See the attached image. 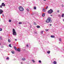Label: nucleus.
Wrapping results in <instances>:
<instances>
[{
	"label": "nucleus",
	"mask_w": 64,
	"mask_h": 64,
	"mask_svg": "<svg viewBox=\"0 0 64 64\" xmlns=\"http://www.w3.org/2000/svg\"><path fill=\"white\" fill-rule=\"evenodd\" d=\"M13 31V35H17V34L15 30V29H13L12 30Z\"/></svg>",
	"instance_id": "nucleus-1"
},
{
	"label": "nucleus",
	"mask_w": 64,
	"mask_h": 64,
	"mask_svg": "<svg viewBox=\"0 0 64 64\" xmlns=\"http://www.w3.org/2000/svg\"><path fill=\"white\" fill-rule=\"evenodd\" d=\"M18 8L19 10L20 11H24V8L22 6H19L18 7Z\"/></svg>",
	"instance_id": "nucleus-2"
},
{
	"label": "nucleus",
	"mask_w": 64,
	"mask_h": 64,
	"mask_svg": "<svg viewBox=\"0 0 64 64\" xmlns=\"http://www.w3.org/2000/svg\"><path fill=\"white\" fill-rule=\"evenodd\" d=\"M51 20V18H47V19L46 20V22L47 23H49Z\"/></svg>",
	"instance_id": "nucleus-3"
},
{
	"label": "nucleus",
	"mask_w": 64,
	"mask_h": 64,
	"mask_svg": "<svg viewBox=\"0 0 64 64\" xmlns=\"http://www.w3.org/2000/svg\"><path fill=\"white\" fill-rule=\"evenodd\" d=\"M53 12V11L52 9H50V10H49L48 12L49 14H51L52 12Z\"/></svg>",
	"instance_id": "nucleus-4"
},
{
	"label": "nucleus",
	"mask_w": 64,
	"mask_h": 64,
	"mask_svg": "<svg viewBox=\"0 0 64 64\" xmlns=\"http://www.w3.org/2000/svg\"><path fill=\"white\" fill-rule=\"evenodd\" d=\"M3 12V11L2 10H0V14H1Z\"/></svg>",
	"instance_id": "nucleus-5"
},
{
	"label": "nucleus",
	"mask_w": 64,
	"mask_h": 64,
	"mask_svg": "<svg viewBox=\"0 0 64 64\" xmlns=\"http://www.w3.org/2000/svg\"><path fill=\"white\" fill-rule=\"evenodd\" d=\"M22 60L23 61H25L26 60V59L24 58H22Z\"/></svg>",
	"instance_id": "nucleus-6"
},
{
	"label": "nucleus",
	"mask_w": 64,
	"mask_h": 64,
	"mask_svg": "<svg viewBox=\"0 0 64 64\" xmlns=\"http://www.w3.org/2000/svg\"><path fill=\"white\" fill-rule=\"evenodd\" d=\"M2 6H5V4L4 3H3L2 4Z\"/></svg>",
	"instance_id": "nucleus-7"
},
{
	"label": "nucleus",
	"mask_w": 64,
	"mask_h": 64,
	"mask_svg": "<svg viewBox=\"0 0 64 64\" xmlns=\"http://www.w3.org/2000/svg\"><path fill=\"white\" fill-rule=\"evenodd\" d=\"M16 51H18V52H20V49L19 48H18V49H17V50Z\"/></svg>",
	"instance_id": "nucleus-8"
},
{
	"label": "nucleus",
	"mask_w": 64,
	"mask_h": 64,
	"mask_svg": "<svg viewBox=\"0 0 64 64\" xmlns=\"http://www.w3.org/2000/svg\"><path fill=\"white\" fill-rule=\"evenodd\" d=\"M45 13L43 14L42 15V17H44L45 16Z\"/></svg>",
	"instance_id": "nucleus-9"
},
{
	"label": "nucleus",
	"mask_w": 64,
	"mask_h": 64,
	"mask_svg": "<svg viewBox=\"0 0 64 64\" xmlns=\"http://www.w3.org/2000/svg\"><path fill=\"white\" fill-rule=\"evenodd\" d=\"M50 51H49V50H48V51H47V53L48 54H50Z\"/></svg>",
	"instance_id": "nucleus-10"
},
{
	"label": "nucleus",
	"mask_w": 64,
	"mask_h": 64,
	"mask_svg": "<svg viewBox=\"0 0 64 64\" xmlns=\"http://www.w3.org/2000/svg\"><path fill=\"white\" fill-rule=\"evenodd\" d=\"M45 11H46L45 9V8L43 9V10H42V11L43 12H45Z\"/></svg>",
	"instance_id": "nucleus-11"
},
{
	"label": "nucleus",
	"mask_w": 64,
	"mask_h": 64,
	"mask_svg": "<svg viewBox=\"0 0 64 64\" xmlns=\"http://www.w3.org/2000/svg\"><path fill=\"white\" fill-rule=\"evenodd\" d=\"M50 37L51 38H55V36H52V35H51V36Z\"/></svg>",
	"instance_id": "nucleus-12"
},
{
	"label": "nucleus",
	"mask_w": 64,
	"mask_h": 64,
	"mask_svg": "<svg viewBox=\"0 0 64 64\" xmlns=\"http://www.w3.org/2000/svg\"><path fill=\"white\" fill-rule=\"evenodd\" d=\"M14 49H15V50H16H16H17V49L16 47L15 46H14Z\"/></svg>",
	"instance_id": "nucleus-13"
},
{
	"label": "nucleus",
	"mask_w": 64,
	"mask_h": 64,
	"mask_svg": "<svg viewBox=\"0 0 64 64\" xmlns=\"http://www.w3.org/2000/svg\"><path fill=\"white\" fill-rule=\"evenodd\" d=\"M12 53V54H14V53H15V52H14V51H12L11 52Z\"/></svg>",
	"instance_id": "nucleus-14"
},
{
	"label": "nucleus",
	"mask_w": 64,
	"mask_h": 64,
	"mask_svg": "<svg viewBox=\"0 0 64 64\" xmlns=\"http://www.w3.org/2000/svg\"><path fill=\"white\" fill-rule=\"evenodd\" d=\"M54 64H56L57 63V62L56 61H54Z\"/></svg>",
	"instance_id": "nucleus-15"
},
{
	"label": "nucleus",
	"mask_w": 64,
	"mask_h": 64,
	"mask_svg": "<svg viewBox=\"0 0 64 64\" xmlns=\"http://www.w3.org/2000/svg\"><path fill=\"white\" fill-rule=\"evenodd\" d=\"M62 17H64V14H62Z\"/></svg>",
	"instance_id": "nucleus-16"
},
{
	"label": "nucleus",
	"mask_w": 64,
	"mask_h": 64,
	"mask_svg": "<svg viewBox=\"0 0 64 64\" xmlns=\"http://www.w3.org/2000/svg\"><path fill=\"white\" fill-rule=\"evenodd\" d=\"M8 42H11V40H10L9 39L8 40Z\"/></svg>",
	"instance_id": "nucleus-17"
},
{
	"label": "nucleus",
	"mask_w": 64,
	"mask_h": 64,
	"mask_svg": "<svg viewBox=\"0 0 64 64\" xmlns=\"http://www.w3.org/2000/svg\"><path fill=\"white\" fill-rule=\"evenodd\" d=\"M26 10L27 11V12H29V10L28 8L26 9Z\"/></svg>",
	"instance_id": "nucleus-18"
},
{
	"label": "nucleus",
	"mask_w": 64,
	"mask_h": 64,
	"mask_svg": "<svg viewBox=\"0 0 64 64\" xmlns=\"http://www.w3.org/2000/svg\"><path fill=\"white\" fill-rule=\"evenodd\" d=\"M18 24H22V23L21 22H19L18 23Z\"/></svg>",
	"instance_id": "nucleus-19"
},
{
	"label": "nucleus",
	"mask_w": 64,
	"mask_h": 64,
	"mask_svg": "<svg viewBox=\"0 0 64 64\" xmlns=\"http://www.w3.org/2000/svg\"><path fill=\"white\" fill-rule=\"evenodd\" d=\"M9 46L10 47H11H11H12V46H11V44H9Z\"/></svg>",
	"instance_id": "nucleus-20"
},
{
	"label": "nucleus",
	"mask_w": 64,
	"mask_h": 64,
	"mask_svg": "<svg viewBox=\"0 0 64 64\" xmlns=\"http://www.w3.org/2000/svg\"><path fill=\"white\" fill-rule=\"evenodd\" d=\"M40 27V26H37V28H39Z\"/></svg>",
	"instance_id": "nucleus-21"
},
{
	"label": "nucleus",
	"mask_w": 64,
	"mask_h": 64,
	"mask_svg": "<svg viewBox=\"0 0 64 64\" xmlns=\"http://www.w3.org/2000/svg\"><path fill=\"white\" fill-rule=\"evenodd\" d=\"M32 61H33V63H35V61H34V60H32Z\"/></svg>",
	"instance_id": "nucleus-22"
},
{
	"label": "nucleus",
	"mask_w": 64,
	"mask_h": 64,
	"mask_svg": "<svg viewBox=\"0 0 64 64\" xmlns=\"http://www.w3.org/2000/svg\"><path fill=\"white\" fill-rule=\"evenodd\" d=\"M34 9H36V7H34Z\"/></svg>",
	"instance_id": "nucleus-23"
},
{
	"label": "nucleus",
	"mask_w": 64,
	"mask_h": 64,
	"mask_svg": "<svg viewBox=\"0 0 64 64\" xmlns=\"http://www.w3.org/2000/svg\"><path fill=\"white\" fill-rule=\"evenodd\" d=\"M43 31H41L40 32L41 34H43Z\"/></svg>",
	"instance_id": "nucleus-24"
},
{
	"label": "nucleus",
	"mask_w": 64,
	"mask_h": 64,
	"mask_svg": "<svg viewBox=\"0 0 64 64\" xmlns=\"http://www.w3.org/2000/svg\"><path fill=\"white\" fill-rule=\"evenodd\" d=\"M59 41H60V42L61 41V38H59Z\"/></svg>",
	"instance_id": "nucleus-25"
},
{
	"label": "nucleus",
	"mask_w": 64,
	"mask_h": 64,
	"mask_svg": "<svg viewBox=\"0 0 64 64\" xmlns=\"http://www.w3.org/2000/svg\"><path fill=\"white\" fill-rule=\"evenodd\" d=\"M34 25H36V22H34Z\"/></svg>",
	"instance_id": "nucleus-26"
},
{
	"label": "nucleus",
	"mask_w": 64,
	"mask_h": 64,
	"mask_svg": "<svg viewBox=\"0 0 64 64\" xmlns=\"http://www.w3.org/2000/svg\"><path fill=\"white\" fill-rule=\"evenodd\" d=\"M2 31V28H0V31Z\"/></svg>",
	"instance_id": "nucleus-27"
},
{
	"label": "nucleus",
	"mask_w": 64,
	"mask_h": 64,
	"mask_svg": "<svg viewBox=\"0 0 64 64\" xmlns=\"http://www.w3.org/2000/svg\"><path fill=\"white\" fill-rule=\"evenodd\" d=\"M9 22H11V20H9Z\"/></svg>",
	"instance_id": "nucleus-28"
},
{
	"label": "nucleus",
	"mask_w": 64,
	"mask_h": 64,
	"mask_svg": "<svg viewBox=\"0 0 64 64\" xmlns=\"http://www.w3.org/2000/svg\"><path fill=\"white\" fill-rule=\"evenodd\" d=\"M45 31H46V32H47L48 31V29L46 30Z\"/></svg>",
	"instance_id": "nucleus-29"
},
{
	"label": "nucleus",
	"mask_w": 64,
	"mask_h": 64,
	"mask_svg": "<svg viewBox=\"0 0 64 64\" xmlns=\"http://www.w3.org/2000/svg\"><path fill=\"white\" fill-rule=\"evenodd\" d=\"M58 16L60 17H61V15L60 14H58Z\"/></svg>",
	"instance_id": "nucleus-30"
},
{
	"label": "nucleus",
	"mask_w": 64,
	"mask_h": 64,
	"mask_svg": "<svg viewBox=\"0 0 64 64\" xmlns=\"http://www.w3.org/2000/svg\"><path fill=\"white\" fill-rule=\"evenodd\" d=\"M2 4L1 5H0V8H2Z\"/></svg>",
	"instance_id": "nucleus-31"
},
{
	"label": "nucleus",
	"mask_w": 64,
	"mask_h": 64,
	"mask_svg": "<svg viewBox=\"0 0 64 64\" xmlns=\"http://www.w3.org/2000/svg\"><path fill=\"white\" fill-rule=\"evenodd\" d=\"M1 48H4V46H1Z\"/></svg>",
	"instance_id": "nucleus-32"
},
{
	"label": "nucleus",
	"mask_w": 64,
	"mask_h": 64,
	"mask_svg": "<svg viewBox=\"0 0 64 64\" xmlns=\"http://www.w3.org/2000/svg\"><path fill=\"white\" fill-rule=\"evenodd\" d=\"M38 62L39 63H41V60H39Z\"/></svg>",
	"instance_id": "nucleus-33"
},
{
	"label": "nucleus",
	"mask_w": 64,
	"mask_h": 64,
	"mask_svg": "<svg viewBox=\"0 0 64 64\" xmlns=\"http://www.w3.org/2000/svg\"><path fill=\"white\" fill-rule=\"evenodd\" d=\"M48 8V7L47 6L46 8V9H47Z\"/></svg>",
	"instance_id": "nucleus-34"
},
{
	"label": "nucleus",
	"mask_w": 64,
	"mask_h": 64,
	"mask_svg": "<svg viewBox=\"0 0 64 64\" xmlns=\"http://www.w3.org/2000/svg\"><path fill=\"white\" fill-rule=\"evenodd\" d=\"M59 11H60L59 10H58L57 12H58V13H59Z\"/></svg>",
	"instance_id": "nucleus-35"
},
{
	"label": "nucleus",
	"mask_w": 64,
	"mask_h": 64,
	"mask_svg": "<svg viewBox=\"0 0 64 64\" xmlns=\"http://www.w3.org/2000/svg\"><path fill=\"white\" fill-rule=\"evenodd\" d=\"M2 16H3V17H4V14H2Z\"/></svg>",
	"instance_id": "nucleus-36"
},
{
	"label": "nucleus",
	"mask_w": 64,
	"mask_h": 64,
	"mask_svg": "<svg viewBox=\"0 0 64 64\" xmlns=\"http://www.w3.org/2000/svg\"><path fill=\"white\" fill-rule=\"evenodd\" d=\"M62 7H64V6L62 4Z\"/></svg>",
	"instance_id": "nucleus-37"
},
{
	"label": "nucleus",
	"mask_w": 64,
	"mask_h": 64,
	"mask_svg": "<svg viewBox=\"0 0 64 64\" xmlns=\"http://www.w3.org/2000/svg\"><path fill=\"white\" fill-rule=\"evenodd\" d=\"M6 59H7V60L9 59V58H8V57L7 58H6Z\"/></svg>",
	"instance_id": "nucleus-38"
},
{
	"label": "nucleus",
	"mask_w": 64,
	"mask_h": 64,
	"mask_svg": "<svg viewBox=\"0 0 64 64\" xmlns=\"http://www.w3.org/2000/svg\"><path fill=\"white\" fill-rule=\"evenodd\" d=\"M26 46H27V47H28V44H27Z\"/></svg>",
	"instance_id": "nucleus-39"
},
{
	"label": "nucleus",
	"mask_w": 64,
	"mask_h": 64,
	"mask_svg": "<svg viewBox=\"0 0 64 64\" xmlns=\"http://www.w3.org/2000/svg\"><path fill=\"white\" fill-rule=\"evenodd\" d=\"M15 41H17V40L16 39H15Z\"/></svg>",
	"instance_id": "nucleus-40"
},
{
	"label": "nucleus",
	"mask_w": 64,
	"mask_h": 64,
	"mask_svg": "<svg viewBox=\"0 0 64 64\" xmlns=\"http://www.w3.org/2000/svg\"><path fill=\"white\" fill-rule=\"evenodd\" d=\"M50 26H52V24H50Z\"/></svg>",
	"instance_id": "nucleus-41"
},
{
	"label": "nucleus",
	"mask_w": 64,
	"mask_h": 64,
	"mask_svg": "<svg viewBox=\"0 0 64 64\" xmlns=\"http://www.w3.org/2000/svg\"><path fill=\"white\" fill-rule=\"evenodd\" d=\"M44 1H46V0H44Z\"/></svg>",
	"instance_id": "nucleus-42"
},
{
	"label": "nucleus",
	"mask_w": 64,
	"mask_h": 64,
	"mask_svg": "<svg viewBox=\"0 0 64 64\" xmlns=\"http://www.w3.org/2000/svg\"><path fill=\"white\" fill-rule=\"evenodd\" d=\"M31 27H32L31 26H30V28H31Z\"/></svg>",
	"instance_id": "nucleus-43"
},
{
	"label": "nucleus",
	"mask_w": 64,
	"mask_h": 64,
	"mask_svg": "<svg viewBox=\"0 0 64 64\" xmlns=\"http://www.w3.org/2000/svg\"><path fill=\"white\" fill-rule=\"evenodd\" d=\"M50 21L51 22H52V21Z\"/></svg>",
	"instance_id": "nucleus-44"
},
{
	"label": "nucleus",
	"mask_w": 64,
	"mask_h": 64,
	"mask_svg": "<svg viewBox=\"0 0 64 64\" xmlns=\"http://www.w3.org/2000/svg\"><path fill=\"white\" fill-rule=\"evenodd\" d=\"M50 16H52V15H50Z\"/></svg>",
	"instance_id": "nucleus-45"
},
{
	"label": "nucleus",
	"mask_w": 64,
	"mask_h": 64,
	"mask_svg": "<svg viewBox=\"0 0 64 64\" xmlns=\"http://www.w3.org/2000/svg\"><path fill=\"white\" fill-rule=\"evenodd\" d=\"M63 20H64V19Z\"/></svg>",
	"instance_id": "nucleus-46"
},
{
	"label": "nucleus",
	"mask_w": 64,
	"mask_h": 64,
	"mask_svg": "<svg viewBox=\"0 0 64 64\" xmlns=\"http://www.w3.org/2000/svg\"><path fill=\"white\" fill-rule=\"evenodd\" d=\"M1 45V44H0V45Z\"/></svg>",
	"instance_id": "nucleus-47"
},
{
	"label": "nucleus",
	"mask_w": 64,
	"mask_h": 64,
	"mask_svg": "<svg viewBox=\"0 0 64 64\" xmlns=\"http://www.w3.org/2000/svg\"><path fill=\"white\" fill-rule=\"evenodd\" d=\"M22 63H21V64H22Z\"/></svg>",
	"instance_id": "nucleus-48"
},
{
	"label": "nucleus",
	"mask_w": 64,
	"mask_h": 64,
	"mask_svg": "<svg viewBox=\"0 0 64 64\" xmlns=\"http://www.w3.org/2000/svg\"><path fill=\"white\" fill-rule=\"evenodd\" d=\"M1 0H0V1Z\"/></svg>",
	"instance_id": "nucleus-49"
},
{
	"label": "nucleus",
	"mask_w": 64,
	"mask_h": 64,
	"mask_svg": "<svg viewBox=\"0 0 64 64\" xmlns=\"http://www.w3.org/2000/svg\"><path fill=\"white\" fill-rule=\"evenodd\" d=\"M1 0H0V1Z\"/></svg>",
	"instance_id": "nucleus-50"
}]
</instances>
